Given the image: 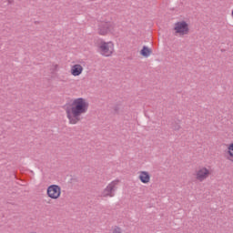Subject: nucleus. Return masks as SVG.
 I'll use <instances>...</instances> for the list:
<instances>
[{
    "label": "nucleus",
    "instance_id": "1",
    "mask_svg": "<svg viewBox=\"0 0 233 233\" xmlns=\"http://www.w3.org/2000/svg\"><path fill=\"white\" fill-rule=\"evenodd\" d=\"M65 111L69 125H77L82 116L88 112V102L83 97L76 98L70 105H66Z\"/></svg>",
    "mask_w": 233,
    "mask_h": 233
},
{
    "label": "nucleus",
    "instance_id": "2",
    "mask_svg": "<svg viewBox=\"0 0 233 233\" xmlns=\"http://www.w3.org/2000/svg\"><path fill=\"white\" fill-rule=\"evenodd\" d=\"M119 185V180H113L109 183L106 188L101 193V198H114L116 196V190H117V186Z\"/></svg>",
    "mask_w": 233,
    "mask_h": 233
},
{
    "label": "nucleus",
    "instance_id": "3",
    "mask_svg": "<svg viewBox=\"0 0 233 233\" xmlns=\"http://www.w3.org/2000/svg\"><path fill=\"white\" fill-rule=\"evenodd\" d=\"M101 56L105 57H110L114 54V43L112 42H101L99 46Z\"/></svg>",
    "mask_w": 233,
    "mask_h": 233
},
{
    "label": "nucleus",
    "instance_id": "4",
    "mask_svg": "<svg viewBox=\"0 0 233 233\" xmlns=\"http://www.w3.org/2000/svg\"><path fill=\"white\" fill-rule=\"evenodd\" d=\"M174 30L176 34H179V35H187V34L190 32L188 24L186 21L177 22L175 24Z\"/></svg>",
    "mask_w": 233,
    "mask_h": 233
},
{
    "label": "nucleus",
    "instance_id": "5",
    "mask_svg": "<svg viewBox=\"0 0 233 233\" xmlns=\"http://www.w3.org/2000/svg\"><path fill=\"white\" fill-rule=\"evenodd\" d=\"M46 194L51 199H59L61 198V187L51 185L47 187Z\"/></svg>",
    "mask_w": 233,
    "mask_h": 233
},
{
    "label": "nucleus",
    "instance_id": "6",
    "mask_svg": "<svg viewBox=\"0 0 233 233\" xmlns=\"http://www.w3.org/2000/svg\"><path fill=\"white\" fill-rule=\"evenodd\" d=\"M210 176V170L207 167H199L198 170L196 171V179L198 181L203 182Z\"/></svg>",
    "mask_w": 233,
    "mask_h": 233
},
{
    "label": "nucleus",
    "instance_id": "7",
    "mask_svg": "<svg viewBox=\"0 0 233 233\" xmlns=\"http://www.w3.org/2000/svg\"><path fill=\"white\" fill-rule=\"evenodd\" d=\"M111 26H112V25H110V23H108V22L101 23L98 25V34L100 35H106V34H108L110 32Z\"/></svg>",
    "mask_w": 233,
    "mask_h": 233
},
{
    "label": "nucleus",
    "instance_id": "8",
    "mask_svg": "<svg viewBox=\"0 0 233 233\" xmlns=\"http://www.w3.org/2000/svg\"><path fill=\"white\" fill-rule=\"evenodd\" d=\"M138 179L144 184L150 183V173L148 171H140Z\"/></svg>",
    "mask_w": 233,
    "mask_h": 233
},
{
    "label": "nucleus",
    "instance_id": "9",
    "mask_svg": "<svg viewBox=\"0 0 233 233\" xmlns=\"http://www.w3.org/2000/svg\"><path fill=\"white\" fill-rule=\"evenodd\" d=\"M71 74L72 76H75V77L77 76H81V74H83V66L79 64L74 65L71 67Z\"/></svg>",
    "mask_w": 233,
    "mask_h": 233
},
{
    "label": "nucleus",
    "instance_id": "10",
    "mask_svg": "<svg viewBox=\"0 0 233 233\" xmlns=\"http://www.w3.org/2000/svg\"><path fill=\"white\" fill-rule=\"evenodd\" d=\"M140 54L143 56V57H148V56L152 54V50H150V48H148L147 46H144L140 51Z\"/></svg>",
    "mask_w": 233,
    "mask_h": 233
},
{
    "label": "nucleus",
    "instance_id": "11",
    "mask_svg": "<svg viewBox=\"0 0 233 233\" xmlns=\"http://www.w3.org/2000/svg\"><path fill=\"white\" fill-rule=\"evenodd\" d=\"M171 128L173 130H175L176 132H177V131L181 130V125H179V123H177V122H173Z\"/></svg>",
    "mask_w": 233,
    "mask_h": 233
},
{
    "label": "nucleus",
    "instance_id": "12",
    "mask_svg": "<svg viewBox=\"0 0 233 233\" xmlns=\"http://www.w3.org/2000/svg\"><path fill=\"white\" fill-rule=\"evenodd\" d=\"M228 154L230 156V157H233V143L228 146Z\"/></svg>",
    "mask_w": 233,
    "mask_h": 233
},
{
    "label": "nucleus",
    "instance_id": "13",
    "mask_svg": "<svg viewBox=\"0 0 233 233\" xmlns=\"http://www.w3.org/2000/svg\"><path fill=\"white\" fill-rule=\"evenodd\" d=\"M113 112L114 114H119V106H113Z\"/></svg>",
    "mask_w": 233,
    "mask_h": 233
},
{
    "label": "nucleus",
    "instance_id": "14",
    "mask_svg": "<svg viewBox=\"0 0 233 233\" xmlns=\"http://www.w3.org/2000/svg\"><path fill=\"white\" fill-rule=\"evenodd\" d=\"M58 66V65H55V69L57 70Z\"/></svg>",
    "mask_w": 233,
    "mask_h": 233
}]
</instances>
